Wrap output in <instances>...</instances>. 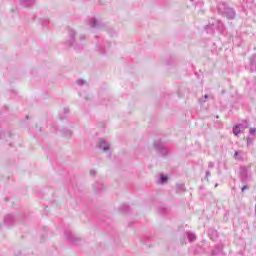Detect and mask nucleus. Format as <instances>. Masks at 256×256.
<instances>
[{
  "mask_svg": "<svg viewBox=\"0 0 256 256\" xmlns=\"http://www.w3.org/2000/svg\"><path fill=\"white\" fill-rule=\"evenodd\" d=\"M94 189H95L96 191H101V190L103 189V184H101V183H99V182H96V183L94 184Z\"/></svg>",
  "mask_w": 256,
  "mask_h": 256,
  "instance_id": "19",
  "label": "nucleus"
},
{
  "mask_svg": "<svg viewBox=\"0 0 256 256\" xmlns=\"http://www.w3.org/2000/svg\"><path fill=\"white\" fill-rule=\"evenodd\" d=\"M236 125L238 126V129H240V131H245V129H249V122H247V120H245L241 124H236Z\"/></svg>",
  "mask_w": 256,
  "mask_h": 256,
  "instance_id": "11",
  "label": "nucleus"
},
{
  "mask_svg": "<svg viewBox=\"0 0 256 256\" xmlns=\"http://www.w3.org/2000/svg\"><path fill=\"white\" fill-rule=\"evenodd\" d=\"M247 189H249V186H248V185H244V186L242 187V192L247 191Z\"/></svg>",
  "mask_w": 256,
  "mask_h": 256,
  "instance_id": "27",
  "label": "nucleus"
},
{
  "mask_svg": "<svg viewBox=\"0 0 256 256\" xmlns=\"http://www.w3.org/2000/svg\"><path fill=\"white\" fill-rule=\"evenodd\" d=\"M65 236L68 243H71V245H79L81 243V238L76 237L71 232H65Z\"/></svg>",
  "mask_w": 256,
  "mask_h": 256,
  "instance_id": "3",
  "label": "nucleus"
},
{
  "mask_svg": "<svg viewBox=\"0 0 256 256\" xmlns=\"http://www.w3.org/2000/svg\"><path fill=\"white\" fill-rule=\"evenodd\" d=\"M240 153V151H235L234 159H236V161H243V157L239 155Z\"/></svg>",
  "mask_w": 256,
  "mask_h": 256,
  "instance_id": "18",
  "label": "nucleus"
},
{
  "mask_svg": "<svg viewBox=\"0 0 256 256\" xmlns=\"http://www.w3.org/2000/svg\"><path fill=\"white\" fill-rule=\"evenodd\" d=\"M256 133V128H251L250 129V135H255Z\"/></svg>",
  "mask_w": 256,
  "mask_h": 256,
  "instance_id": "25",
  "label": "nucleus"
},
{
  "mask_svg": "<svg viewBox=\"0 0 256 256\" xmlns=\"http://www.w3.org/2000/svg\"><path fill=\"white\" fill-rule=\"evenodd\" d=\"M255 63H256V55H253L252 57H250V67H255Z\"/></svg>",
  "mask_w": 256,
  "mask_h": 256,
  "instance_id": "20",
  "label": "nucleus"
},
{
  "mask_svg": "<svg viewBox=\"0 0 256 256\" xmlns=\"http://www.w3.org/2000/svg\"><path fill=\"white\" fill-rule=\"evenodd\" d=\"M154 149L157 151V153L161 154L162 157H165L169 153V149L165 147L163 142L160 140L154 142Z\"/></svg>",
  "mask_w": 256,
  "mask_h": 256,
  "instance_id": "2",
  "label": "nucleus"
},
{
  "mask_svg": "<svg viewBox=\"0 0 256 256\" xmlns=\"http://www.w3.org/2000/svg\"><path fill=\"white\" fill-rule=\"evenodd\" d=\"M15 223V218L13 217V215L8 214L4 217V225H6V227H11V225H14Z\"/></svg>",
  "mask_w": 256,
  "mask_h": 256,
  "instance_id": "5",
  "label": "nucleus"
},
{
  "mask_svg": "<svg viewBox=\"0 0 256 256\" xmlns=\"http://www.w3.org/2000/svg\"><path fill=\"white\" fill-rule=\"evenodd\" d=\"M68 35L70 37L68 43L70 47H73L75 45V36L77 35V32H75L74 30H69Z\"/></svg>",
  "mask_w": 256,
  "mask_h": 256,
  "instance_id": "6",
  "label": "nucleus"
},
{
  "mask_svg": "<svg viewBox=\"0 0 256 256\" xmlns=\"http://www.w3.org/2000/svg\"><path fill=\"white\" fill-rule=\"evenodd\" d=\"M98 147L102 149V151H109V143L105 142V140H100Z\"/></svg>",
  "mask_w": 256,
  "mask_h": 256,
  "instance_id": "8",
  "label": "nucleus"
},
{
  "mask_svg": "<svg viewBox=\"0 0 256 256\" xmlns=\"http://www.w3.org/2000/svg\"><path fill=\"white\" fill-rule=\"evenodd\" d=\"M208 167H209L210 169H213V167H215V164H214L213 162H209V163H208Z\"/></svg>",
  "mask_w": 256,
  "mask_h": 256,
  "instance_id": "26",
  "label": "nucleus"
},
{
  "mask_svg": "<svg viewBox=\"0 0 256 256\" xmlns=\"http://www.w3.org/2000/svg\"><path fill=\"white\" fill-rule=\"evenodd\" d=\"M186 235L190 243H193V241L197 239V236H195V234H193L192 232H187Z\"/></svg>",
  "mask_w": 256,
  "mask_h": 256,
  "instance_id": "16",
  "label": "nucleus"
},
{
  "mask_svg": "<svg viewBox=\"0 0 256 256\" xmlns=\"http://www.w3.org/2000/svg\"><path fill=\"white\" fill-rule=\"evenodd\" d=\"M176 189L177 193H183L185 191V184H177Z\"/></svg>",
  "mask_w": 256,
  "mask_h": 256,
  "instance_id": "17",
  "label": "nucleus"
},
{
  "mask_svg": "<svg viewBox=\"0 0 256 256\" xmlns=\"http://www.w3.org/2000/svg\"><path fill=\"white\" fill-rule=\"evenodd\" d=\"M247 145H253V139L251 137H247Z\"/></svg>",
  "mask_w": 256,
  "mask_h": 256,
  "instance_id": "23",
  "label": "nucleus"
},
{
  "mask_svg": "<svg viewBox=\"0 0 256 256\" xmlns=\"http://www.w3.org/2000/svg\"><path fill=\"white\" fill-rule=\"evenodd\" d=\"M199 103H205V100L200 99V100H199Z\"/></svg>",
  "mask_w": 256,
  "mask_h": 256,
  "instance_id": "33",
  "label": "nucleus"
},
{
  "mask_svg": "<svg viewBox=\"0 0 256 256\" xmlns=\"http://www.w3.org/2000/svg\"><path fill=\"white\" fill-rule=\"evenodd\" d=\"M249 175L247 173V167L241 166L240 167V173H239V179L242 183H247Z\"/></svg>",
  "mask_w": 256,
  "mask_h": 256,
  "instance_id": "4",
  "label": "nucleus"
},
{
  "mask_svg": "<svg viewBox=\"0 0 256 256\" xmlns=\"http://www.w3.org/2000/svg\"><path fill=\"white\" fill-rule=\"evenodd\" d=\"M62 134L64 135V137H71L73 135V132H71V130L64 128L61 130Z\"/></svg>",
  "mask_w": 256,
  "mask_h": 256,
  "instance_id": "14",
  "label": "nucleus"
},
{
  "mask_svg": "<svg viewBox=\"0 0 256 256\" xmlns=\"http://www.w3.org/2000/svg\"><path fill=\"white\" fill-rule=\"evenodd\" d=\"M20 5H22V7H31L35 5V0H20Z\"/></svg>",
  "mask_w": 256,
  "mask_h": 256,
  "instance_id": "9",
  "label": "nucleus"
},
{
  "mask_svg": "<svg viewBox=\"0 0 256 256\" xmlns=\"http://www.w3.org/2000/svg\"><path fill=\"white\" fill-rule=\"evenodd\" d=\"M233 133L234 135H239V133H241V129L237 125H235L233 127Z\"/></svg>",
  "mask_w": 256,
  "mask_h": 256,
  "instance_id": "21",
  "label": "nucleus"
},
{
  "mask_svg": "<svg viewBox=\"0 0 256 256\" xmlns=\"http://www.w3.org/2000/svg\"><path fill=\"white\" fill-rule=\"evenodd\" d=\"M218 12L220 13V15H222L223 17H226V19H229V20L235 19L237 15V13L235 12V9H233L232 7H229V5H227V3L225 2H221L218 4Z\"/></svg>",
  "mask_w": 256,
  "mask_h": 256,
  "instance_id": "1",
  "label": "nucleus"
},
{
  "mask_svg": "<svg viewBox=\"0 0 256 256\" xmlns=\"http://www.w3.org/2000/svg\"><path fill=\"white\" fill-rule=\"evenodd\" d=\"M207 177H211V172L206 171V178H207Z\"/></svg>",
  "mask_w": 256,
  "mask_h": 256,
  "instance_id": "30",
  "label": "nucleus"
},
{
  "mask_svg": "<svg viewBox=\"0 0 256 256\" xmlns=\"http://www.w3.org/2000/svg\"><path fill=\"white\" fill-rule=\"evenodd\" d=\"M206 32L209 33L210 35H213L215 33V24H208L206 27Z\"/></svg>",
  "mask_w": 256,
  "mask_h": 256,
  "instance_id": "12",
  "label": "nucleus"
},
{
  "mask_svg": "<svg viewBox=\"0 0 256 256\" xmlns=\"http://www.w3.org/2000/svg\"><path fill=\"white\" fill-rule=\"evenodd\" d=\"M89 26L92 27V28L103 27V25H101V24H99V22H97L96 18H90L89 19Z\"/></svg>",
  "mask_w": 256,
  "mask_h": 256,
  "instance_id": "10",
  "label": "nucleus"
},
{
  "mask_svg": "<svg viewBox=\"0 0 256 256\" xmlns=\"http://www.w3.org/2000/svg\"><path fill=\"white\" fill-rule=\"evenodd\" d=\"M64 113H69V109L64 108Z\"/></svg>",
  "mask_w": 256,
  "mask_h": 256,
  "instance_id": "31",
  "label": "nucleus"
},
{
  "mask_svg": "<svg viewBox=\"0 0 256 256\" xmlns=\"http://www.w3.org/2000/svg\"><path fill=\"white\" fill-rule=\"evenodd\" d=\"M208 235L210 237V239H213L214 241H217V239H219V232H217V230H213V229H210L208 231Z\"/></svg>",
  "mask_w": 256,
  "mask_h": 256,
  "instance_id": "7",
  "label": "nucleus"
},
{
  "mask_svg": "<svg viewBox=\"0 0 256 256\" xmlns=\"http://www.w3.org/2000/svg\"><path fill=\"white\" fill-rule=\"evenodd\" d=\"M86 37L85 34L80 35V41H85Z\"/></svg>",
  "mask_w": 256,
  "mask_h": 256,
  "instance_id": "28",
  "label": "nucleus"
},
{
  "mask_svg": "<svg viewBox=\"0 0 256 256\" xmlns=\"http://www.w3.org/2000/svg\"><path fill=\"white\" fill-rule=\"evenodd\" d=\"M222 93H225V90H223Z\"/></svg>",
  "mask_w": 256,
  "mask_h": 256,
  "instance_id": "34",
  "label": "nucleus"
},
{
  "mask_svg": "<svg viewBox=\"0 0 256 256\" xmlns=\"http://www.w3.org/2000/svg\"><path fill=\"white\" fill-rule=\"evenodd\" d=\"M120 211L122 213H131V208L127 204H123L120 206Z\"/></svg>",
  "mask_w": 256,
  "mask_h": 256,
  "instance_id": "13",
  "label": "nucleus"
},
{
  "mask_svg": "<svg viewBox=\"0 0 256 256\" xmlns=\"http://www.w3.org/2000/svg\"><path fill=\"white\" fill-rule=\"evenodd\" d=\"M90 175L95 176V175H97V172H96L95 170H91V171H90Z\"/></svg>",
  "mask_w": 256,
  "mask_h": 256,
  "instance_id": "29",
  "label": "nucleus"
},
{
  "mask_svg": "<svg viewBox=\"0 0 256 256\" xmlns=\"http://www.w3.org/2000/svg\"><path fill=\"white\" fill-rule=\"evenodd\" d=\"M167 181H169V177L164 174H160V179L158 180V183H161L163 185L167 183Z\"/></svg>",
  "mask_w": 256,
  "mask_h": 256,
  "instance_id": "15",
  "label": "nucleus"
},
{
  "mask_svg": "<svg viewBox=\"0 0 256 256\" xmlns=\"http://www.w3.org/2000/svg\"><path fill=\"white\" fill-rule=\"evenodd\" d=\"M204 99H209V95L205 94Z\"/></svg>",
  "mask_w": 256,
  "mask_h": 256,
  "instance_id": "32",
  "label": "nucleus"
},
{
  "mask_svg": "<svg viewBox=\"0 0 256 256\" xmlns=\"http://www.w3.org/2000/svg\"><path fill=\"white\" fill-rule=\"evenodd\" d=\"M76 83H77V85L83 86L87 82L85 80H83V79H78V80H76Z\"/></svg>",
  "mask_w": 256,
  "mask_h": 256,
  "instance_id": "22",
  "label": "nucleus"
},
{
  "mask_svg": "<svg viewBox=\"0 0 256 256\" xmlns=\"http://www.w3.org/2000/svg\"><path fill=\"white\" fill-rule=\"evenodd\" d=\"M211 255L212 256L219 255V251L213 249L212 252H211Z\"/></svg>",
  "mask_w": 256,
  "mask_h": 256,
  "instance_id": "24",
  "label": "nucleus"
}]
</instances>
